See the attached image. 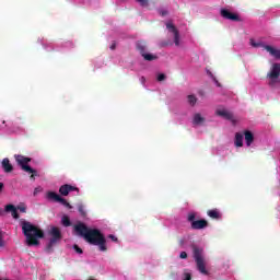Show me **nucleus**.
Returning <instances> with one entry per match:
<instances>
[{"label": "nucleus", "mask_w": 280, "mask_h": 280, "mask_svg": "<svg viewBox=\"0 0 280 280\" xmlns=\"http://www.w3.org/2000/svg\"><path fill=\"white\" fill-rule=\"evenodd\" d=\"M192 124L194 126H202V124H205V117L198 113L195 114L192 117Z\"/></svg>", "instance_id": "nucleus-19"}, {"label": "nucleus", "mask_w": 280, "mask_h": 280, "mask_svg": "<svg viewBox=\"0 0 280 280\" xmlns=\"http://www.w3.org/2000/svg\"><path fill=\"white\" fill-rule=\"evenodd\" d=\"M188 222H190V226L194 231H200L209 226V222L205 219H200L196 221V213L194 212H190L188 214Z\"/></svg>", "instance_id": "nucleus-7"}, {"label": "nucleus", "mask_w": 280, "mask_h": 280, "mask_svg": "<svg viewBox=\"0 0 280 280\" xmlns=\"http://www.w3.org/2000/svg\"><path fill=\"white\" fill-rule=\"evenodd\" d=\"M179 258H180V259H187V252H182V253L179 254Z\"/></svg>", "instance_id": "nucleus-28"}, {"label": "nucleus", "mask_w": 280, "mask_h": 280, "mask_svg": "<svg viewBox=\"0 0 280 280\" xmlns=\"http://www.w3.org/2000/svg\"><path fill=\"white\" fill-rule=\"evenodd\" d=\"M21 226L22 233L26 237L27 246H38L40 244V241L38 240L45 237V232L28 221H22Z\"/></svg>", "instance_id": "nucleus-2"}, {"label": "nucleus", "mask_w": 280, "mask_h": 280, "mask_svg": "<svg viewBox=\"0 0 280 280\" xmlns=\"http://www.w3.org/2000/svg\"><path fill=\"white\" fill-rule=\"evenodd\" d=\"M3 189V183H0V191Z\"/></svg>", "instance_id": "nucleus-35"}, {"label": "nucleus", "mask_w": 280, "mask_h": 280, "mask_svg": "<svg viewBox=\"0 0 280 280\" xmlns=\"http://www.w3.org/2000/svg\"><path fill=\"white\" fill-rule=\"evenodd\" d=\"M215 115H218L219 117H223V119H226L228 121H234L233 113H231L226 109H217Z\"/></svg>", "instance_id": "nucleus-14"}, {"label": "nucleus", "mask_w": 280, "mask_h": 280, "mask_svg": "<svg viewBox=\"0 0 280 280\" xmlns=\"http://www.w3.org/2000/svg\"><path fill=\"white\" fill-rule=\"evenodd\" d=\"M1 215H5V210L0 209V217H1Z\"/></svg>", "instance_id": "nucleus-32"}, {"label": "nucleus", "mask_w": 280, "mask_h": 280, "mask_svg": "<svg viewBox=\"0 0 280 280\" xmlns=\"http://www.w3.org/2000/svg\"><path fill=\"white\" fill-rule=\"evenodd\" d=\"M262 47L264 49H266V51H268V54H270V56L276 58V60H280V49L275 48L270 45H262Z\"/></svg>", "instance_id": "nucleus-13"}, {"label": "nucleus", "mask_w": 280, "mask_h": 280, "mask_svg": "<svg viewBox=\"0 0 280 280\" xmlns=\"http://www.w3.org/2000/svg\"><path fill=\"white\" fill-rule=\"evenodd\" d=\"M207 215L212 220H220V218H222V214L218 209L208 210Z\"/></svg>", "instance_id": "nucleus-18"}, {"label": "nucleus", "mask_w": 280, "mask_h": 280, "mask_svg": "<svg viewBox=\"0 0 280 280\" xmlns=\"http://www.w3.org/2000/svg\"><path fill=\"white\" fill-rule=\"evenodd\" d=\"M109 49H112V51H115V49H117V44L113 42L112 45L109 46Z\"/></svg>", "instance_id": "nucleus-29"}, {"label": "nucleus", "mask_w": 280, "mask_h": 280, "mask_svg": "<svg viewBox=\"0 0 280 280\" xmlns=\"http://www.w3.org/2000/svg\"><path fill=\"white\" fill-rule=\"evenodd\" d=\"M198 98L196 97V95H188V104H190V106H196Z\"/></svg>", "instance_id": "nucleus-21"}, {"label": "nucleus", "mask_w": 280, "mask_h": 280, "mask_svg": "<svg viewBox=\"0 0 280 280\" xmlns=\"http://www.w3.org/2000/svg\"><path fill=\"white\" fill-rule=\"evenodd\" d=\"M74 232L79 237H83L88 244L92 246H98V250L106 253L108 247H106V237L97 229H90L86 224L79 222L73 226Z\"/></svg>", "instance_id": "nucleus-1"}, {"label": "nucleus", "mask_w": 280, "mask_h": 280, "mask_svg": "<svg viewBox=\"0 0 280 280\" xmlns=\"http://www.w3.org/2000/svg\"><path fill=\"white\" fill-rule=\"evenodd\" d=\"M61 224H63L65 226H70L71 225V219H69L68 215H63L61 219Z\"/></svg>", "instance_id": "nucleus-22"}, {"label": "nucleus", "mask_w": 280, "mask_h": 280, "mask_svg": "<svg viewBox=\"0 0 280 280\" xmlns=\"http://www.w3.org/2000/svg\"><path fill=\"white\" fill-rule=\"evenodd\" d=\"M244 137L247 148H250V145H253V142L255 141V135L250 130H245Z\"/></svg>", "instance_id": "nucleus-16"}, {"label": "nucleus", "mask_w": 280, "mask_h": 280, "mask_svg": "<svg viewBox=\"0 0 280 280\" xmlns=\"http://www.w3.org/2000/svg\"><path fill=\"white\" fill-rule=\"evenodd\" d=\"M166 28L168 30V32L174 34V43L176 47H178V45H180V34L178 33V28H176L173 23H166Z\"/></svg>", "instance_id": "nucleus-10"}, {"label": "nucleus", "mask_w": 280, "mask_h": 280, "mask_svg": "<svg viewBox=\"0 0 280 280\" xmlns=\"http://www.w3.org/2000/svg\"><path fill=\"white\" fill-rule=\"evenodd\" d=\"M14 159L18 165L21 166V170H23V172L31 174V180H35L36 176H38V172L28 165L30 163H32V158L18 154V155H14Z\"/></svg>", "instance_id": "nucleus-4"}, {"label": "nucleus", "mask_w": 280, "mask_h": 280, "mask_svg": "<svg viewBox=\"0 0 280 280\" xmlns=\"http://www.w3.org/2000/svg\"><path fill=\"white\" fill-rule=\"evenodd\" d=\"M165 74H163V73H160L159 75H158V82H163V80H165Z\"/></svg>", "instance_id": "nucleus-27"}, {"label": "nucleus", "mask_w": 280, "mask_h": 280, "mask_svg": "<svg viewBox=\"0 0 280 280\" xmlns=\"http://www.w3.org/2000/svg\"><path fill=\"white\" fill-rule=\"evenodd\" d=\"M73 249L75 250V253H78V255H82V253H84L82 248H80V246L78 245H73Z\"/></svg>", "instance_id": "nucleus-25"}, {"label": "nucleus", "mask_w": 280, "mask_h": 280, "mask_svg": "<svg viewBox=\"0 0 280 280\" xmlns=\"http://www.w3.org/2000/svg\"><path fill=\"white\" fill-rule=\"evenodd\" d=\"M78 211H79V213H81V215H83V217L86 215V211L84 210V206H82V205L79 206Z\"/></svg>", "instance_id": "nucleus-24"}, {"label": "nucleus", "mask_w": 280, "mask_h": 280, "mask_svg": "<svg viewBox=\"0 0 280 280\" xmlns=\"http://www.w3.org/2000/svg\"><path fill=\"white\" fill-rule=\"evenodd\" d=\"M191 248L197 270L201 275H209V271L207 270V261L205 260V248L199 247L198 245H191Z\"/></svg>", "instance_id": "nucleus-3"}, {"label": "nucleus", "mask_w": 280, "mask_h": 280, "mask_svg": "<svg viewBox=\"0 0 280 280\" xmlns=\"http://www.w3.org/2000/svg\"><path fill=\"white\" fill-rule=\"evenodd\" d=\"M18 210L21 211V213L27 212V208L25 206H18Z\"/></svg>", "instance_id": "nucleus-26"}, {"label": "nucleus", "mask_w": 280, "mask_h": 280, "mask_svg": "<svg viewBox=\"0 0 280 280\" xmlns=\"http://www.w3.org/2000/svg\"><path fill=\"white\" fill-rule=\"evenodd\" d=\"M5 213H11L12 218L14 220H19V211H16V207L14 205L10 203L4 207Z\"/></svg>", "instance_id": "nucleus-15"}, {"label": "nucleus", "mask_w": 280, "mask_h": 280, "mask_svg": "<svg viewBox=\"0 0 280 280\" xmlns=\"http://www.w3.org/2000/svg\"><path fill=\"white\" fill-rule=\"evenodd\" d=\"M46 198L48 200H54L55 202H60L61 205H63V207H68L69 209H71V203L67 201V199L60 197V195L54 192V191H48L46 194Z\"/></svg>", "instance_id": "nucleus-9"}, {"label": "nucleus", "mask_w": 280, "mask_h": 280, "mask_svg": "<svg viewBox=\"0 0 280 280\" xmlns=\"http://www.w3.org/2000/svg\"><path fill=\"white\" fill-rule=\"evenodd\" d=\"M279 75H280V63H272L270 71L267 74V78H269L270 81V86H275V84H277V80H279Z\"/></svg>", "instance_id": "nucleus-8"}, {"label": "nucleus", "mask_w": 280, "mask_h": 280, "mask_svg": "<svg viewBox=\"0 0 280 280\" xmlns=\"http://www.w3.org/2000/svg\"><path fill=\"white\" fill-rule=\"evenodd\" d=\"M136 49L147 62L159 60V56L148 52V42L141 39L136 43Z\"/></svg>", "instance_id": "nucleus-5"}, {"label": "nucleus", "mask_w": 280, "mask_h": 280, "mask_svg": "<svg viewBox=\"0 0 280 280\" xmlns=\"http://www.w3.org/2000/svg\"><path fill=\"white\" fill-rule=\"evenodd\" d=\"M49 235L51 237H50L49 243L46 246V250H47V253H54V246H56V244L58 242H60V240H62V232H60V228L52 226L49 230Z\"/></svg>", "instance_id": "nucleus-6"}, {"label": "nucleus", "mask_w": 280, "mask_h": 280, "mask_svg": "<svg viewBox=\"0 0 280 280\" xmlns=\"http://www.w3.org/2000/svg\"><path fill=\"white\" fill-rule=\"evenodd\" d=\"M108 237H109V240H112L113 242H117V237H116L115 235L110 234Z\"/></svg>", "instance_id": "nucleus-30"}, {"label": "nucleus", "mask_w": 280, "mask_h": 280, "mask_svg": "<svg viewBox=\"0 0 280 280\" xmlns=\"http://www.w3.org/2000/svg\"><path fill=\"white\" fill-rule=\"evenodd\" d=\"M252 45H253V47H261V44H255V43H253Z\"/></svg>", "instance_id": "nucleus-33"}, {"label": "nucleus", "mask_w": 280, "mask_h": 280, "mask_svg": "<svg viewBox=\"0 0 280 280\" xmlns=\"http://www.w3.org/2000/svg\"><path fill=\"white\" fill-rule=\"evenodd\" d=\"M184 280H191V275L190 273H185V279Z\"/></svg>", "instance_id": "nucleus-31"}, {"label": "nucleus", "mask_w": 280, "mask_h": 280, "mask_svg": "<svg viewBox=\"0 0 280 280\" xmlns=\"http://www.w3.org/2000/svg\"><path fill=\"white\" fill-rule=\"evenodd\" d=\"M142 8H148L150 5V1L148 0H136Z\"/></svg>", "instance_id": "nucleus-23"}, {"label": "nucleus", "mask_w": 280, "mask_h": 280, "mask_svg": "<svg viewBox=\"0 0 280 280\" xmlns=\"http://www.w3.org/2000/svg\"><path fill=\"white\" fill-rule=\"evenodd\" d=\"M3 246V238L0 235V247Z\"/></svg>", "instance_id": "nucleus-34"}, {"label": "nucleus", "mask_w": 280, "mask_h": 280, "mask_svg": "<svg viewBox=\"0 0 280 280\" xmlns=\"http://www.w3.org/2000/svg\"><path fill=\"white\" fill-rule=\"evenodd\" d=\"M2 170L7 173V174H10V172H13L14 171V166H12V164L10 163V159L8 158H4L2 160Z\"/></svg>", "instance_id": "nucleus-17"}, {"label": "nucleus", "mask_w": 280, "mask_h": 280, "mask_svg": "<svg viewBox=\"0 0 280 280\" xmlns=\"http://www.w3.org/2000/svg\"><path fill=\"white\" fill-rule=\"evenodd\" d=\"M234 143L236 148H242L244 145V135L236 132Z\"/></svg>", "instance_id": "nucleus-20"}, {"label": "nucleus", "mask_w": 280, "mask_h": 280, "mask_svg": "<svg viewBox=\"0 0 280 280\" xmlns=\"http://www.w3.org/2000/svg\"><path fill=\"white\" fill-rule=\"evenodd\" d=\"M220 14L228 21H241L240 15L237 13L230 12L229 9H221Z\"/></svg>", "instance_id": "nucleus-11"}, {"label": "nucleus", "mask_w": 280, "mask_h": 280, "mask_svg": "<svg viewBox=\"0 0 280 280\" xmlns=\"http://www.w3.org/2000/svg\"><path fill=\"white\" fill-rule=\"evenodd\" d=\"M70 191H80V188L75 187V186H71L69 184H66V185H62L60 188H59V194L61 196H69V192Z\"/></svg>", "instance_id": "nucleus-12"}]
</instances>
